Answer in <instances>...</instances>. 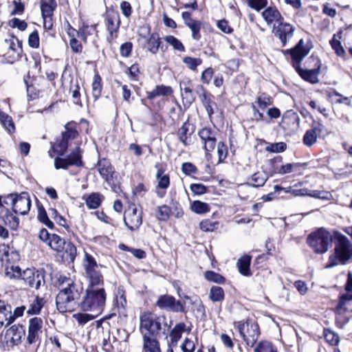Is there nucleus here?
<instances>
[{
  "label": "nucleus",
  "instance_id": "1",
  "mask_svg": "<svg viewBox=\"0 0 352 352\" xmlns=\"http://www.w3.org/2000/svg\"><path fill=\"white\" fill-rule=\"evenodd\" d=\"M59 292L56 298V304L60 312H71L79 305L82 287L74 280L65 276L58 278Z\"/></svg>",
  "mask_w": 352,
  "mask_h": 352
},
{
  "label": "nucleus",
  "instance_id": "2",
  "mask_svg": "<svg viewBox=\"0 0 352 352\" xmlns=\"http://www.w3.org/2000/svg\"><path fill=\"white\" fill-rule=\"evenodd\" d=\"M310 50L311 47L307 44L305 45L303 39H300L294 48L286 50L285 54H290L294 67L303 79L311 83H316L318 82V74L319 69L304 70L300 67V63L308 55Z\"/></svg>",
  "mask_w": 352,
  "mask_h": 352
},
{
  "label": "nucleus",
  "instance_id": "3",
  "mask_svg": "<svg viewBox=\"0 0 352 352\" xmlns=\"http://www.w3.org/2000/svg\"><path fill=\"white\" fill-rule=\"evenodd\" d=\"M336 245L334 253L329 256L326 267L330 268L340 264H345L351 258L352 245L349 239L338 232H334Z\"/></svg>",
  "mask_w": 352,
  "mask_h": 352
},
{
  "label": "nucleus",
  "instance_id": "4",
  "mask_svg": "<svg viewBox=\"0 0 352 352\" xmlns=\"http://www.w3.org/2000/svg\"><path fill=\"white\" fill-rule=\"evenodd\" d=\"M106 293L104 287H87L80 303L81 309L100 315L105 307Z\"/></svg>",
  "mask_w": 352,
  "mask_h": 352
},
{
  "label": "nucleus",
  "instance_id": "5",
  "mask_svg": "<svg viewBox=\"0 0 352 352\" xmlns=\"http://www.w3.org/2000/svg\"><path fill=\"white\" fill-rule=\"evenodd\" d=\"M140 331L142 336L144 335L155 337L162 329H165L166 318L157 316L151 312H143L140 317Z\"/></svg>",
  "mask_w": 352,
  "mask_h": 352
},
{
  "label": "nucleus",
  "instance_id": "6",
  "mask_svg": "<svg viewBox=\"0 0 352 352\" xmlns=\"http://www.w3.org/2000/svg\"><path fill=\"white\" fill-rule=\"evenodd\" d=\"M12 272L6 271V276L9 278H21L24 283L30 287L38 289L41 285H45L44 274L42 272L35 269L28 268L21 272V269L18 266L12 265Z\"/></svg>",
  "mask_w": 352,
  "mask_h": 352
},
{
  "label": "nucleus",
  "instance_id": "7",
  "mask_svg": "<svg viewBox=\"0 0 352 352\" xmlns=\"http://www.w3.org/2000/svg\"><path fill=\"white\" fill-rule=\"evenodd\" d=\"M85 276L88 281L87 287H103L104 280L100 272L101 265H98L95 258L88 253H85L83 261Z\"/></svg>",
  "mask_w": 352,
  "mask_h": 352
},
{
  "label": "nucleus",
  "instance_id": "8",
  "mask_svg": "<svg viewBox=\"0 0 352 352\" xmlns=\"http://www.w3.org/2000/svg\"><path fill=\"white\" fill-rule=\"evenodd\" d=\"M332 241V237L329 231L323 228L311 232L307 237V243L317 254L325 253Z\"/></svg>",
  "mask_w": 352,
  "mask_h": 352
},
{
  "label": "nucleus",
  "instance_id": "9",
  "mask_svg": "<svg viewBox=\"0 0 352 352\" xmlns=\"http://www.w3.org/2000/svg\"><path fill=\"white\" fill-rule=\"evenodd\" d=\"M98 171L102 178L111 186V189L116 192L119 188L118 184V174L111 162L103 158L97 162Z\"/></svg>",
  "mask_w": 352,
  "mask_h": 352
},
{
  "label": "nucleus",
  "instance_id": "10",
  "mask_svg": "<svg viewBox=\"0 0 352 352\" xmlns=\"http://www.w3.org/2000/svg\"><path fill=\"white\" fill-rule=\"evenodd\" d=\"M237 329L246 344L252 347L260 334L257 323L248 321L245 323L239 324Z\"/></svg>",
  "mask_w": 352,
  "mask_h": 352
},
{
  "label": "nucleus",
  "instance_id": "11",
  "mask_svg": "<svg viewBox=\"0 0 352 352\" xmlns=\"http://www.w3.org/2000/svg\"><path fill=\"white\" fill-rule=\"evenodd\" d=\"M8 199H11L12 210L15 214L25 215L31 207V200L27 192H22L20 195L10 194Z\"/></svg>",
  "mask_w": 352,
  "mask_h": 352
},
{
  "label": "nucleus",
  "instance_id": "12",
  "mask_svg": "<svg viewBox=\"0 0 352 352\" xmlns=\"http://www.w3.org/2000/svg\"><path fill=\"white\" fill-rule=\"evenodd\" d=\"M345 293L340 294L339 302L336 306L338 311H352L351 304L352 302V273L349 272L347 280L344 285Z\"/></svg>",
  "mask_w": 352,
  "mask_h": 352
},
{
  "label": "nucleus",
  "instance_id": "13",
  "mask_svg": "<svg viewBox=\"0 0 352 352\" xmlns=\"http://www.w3.org/2000/svg\"><path fill=\"white\" fill-rule=\"evenodd\" d=\"M124 221L126 226L131 230L139 228L142 223V212L138 211L135 204H131L124 213Z\"/></svg>",
  "mask_w": 352,
  "mask_h": 352
},
{
  "label": "nucleus",
  "instance_id": "14",
  "mask_svg": "<svg viewBox=\"0 0 352 352\" xmlns=\"http://www.w3.org/2000/svg\"><path fill=\"white\" fill-rule=\"evenodd\" d=\"M38 237L43 242L45 243L51 249L56 252H60L64 249V245H65L66 241L58 234H50L45 228L40 230Z\"/></svg>",
  "mask_w": 352,
  "mask_h": 352
},
{
  "label": "nucleus",
  "instance_id": "15",
  "mask_svg": "<svg viewBox=\"0 0 352 352\" xmlns=\"http://www.w3.org/2000/svg\"><path fill=\"white\" fill-rule=\"evenodd\" d=\"M43 321L41 318L34 317L29 320L28 334L27 340L29 344H33L40 341L42 334Z\"/></svg>",
  "mask_w": 352,
  "mask_h": 352
},
{
  "label": "nucleus",
  "instance_id": "16",
  "mask_svg": "<svg viewBox=\"0 0 352 352\" xmlns=\"http://www.w3.org/2000/svg\"><path fill=\"white\" fill-rule=\"evenodd\" d=\"M156 305L161 309H166L175 312H183L184 307L180 301L170 295H161L159 296Z\"/></svg>",
  "mask_w": 352,
  "mask_h": 352
},
{
  "label": "nucleus",
  "instance_id": "17",
  "mask_svg": "<svg viewBox=\"0 0 352 352\" xmlns=\"http://www.w3.org/2000/svg\"><path fill=\"white\" fill-rule=\"evenodd\" d=\"M0 260L3 265L5 266V274L6 271L12 272L11 267L14 263L19 260V254L14 250H11L9 246L3 245L0 246Z\"/></svg>",
  "mask_w": 352,
  "mask_h": 352
},
{
  "label": "nucleus",
  "instance_id": "18",
  "mask_svg": "<svg viewBox=\"0 0 352 352\" xmlns=\"http://www.w3.org/2000/svg\"><path fill=\"white\" fill-rule=\"evenodd\" d=\"M273 32L279 38L282 45L285 46L292 38L294 32V28L289 23L280 22L276 27H274Z\"/></svg>",
  "mask_w": 352,
  "mask_h": 352
},
{
  "label": "nucleus",
  "instance_id": "19",
  "mask_svg": "<svg viewBox=\"0 0 352 352\" xmlns=\"http://www.w3.org/2000/svg\"><path fill=\"white\" fill-rule=\"evenodd\" d=\"M199 136L207 153L214 150L217 142L216 132L214 131L210 128L204 127L199 131Z\"/></svg>",
  "mask_w": 352,
  "mask_h": 352
},
{
  "label": "nucleus",
  "instance_id": "20",
  "mask_svg": "<svg viewBox=\"0 0 352 352\" xmlns=\"http://www.w3.org/2000/svg\"><path fill=\"white\" fill-rule=\"evenodd\" d=\"M199 88L201 91L199 92L197 91V94H199L201 103L204 106L209 118H211L212 115L217 109V105L213 100L214 97L210 94H208L203 86H200Z\"/></svg>",
  "mask_w": 352,
  "mask_h": 352
},
{
  "label": "nucleus",
  "instance_id": "21",
  "mask_svg": "<svg viewBox=\"0 0 352 352\" xmlns=\"http://www.w3.org/2000/svg\"><path fill=\"white\" fill-rule=\"evenodd\" d=\"M182 16L185 25L188 26L192 32V38L195 41H199L201 38V21L192 19L190 13L188 12H184Z\"/></svg>",
  "mask_w": 352,
  "mask_h": 352
},
{
  "label": "nucleus",
  "instance_id": "22",
  "mask_svg": "<svg viewBox=\"0 0 352 352\" xmlns=\"http://www.w3.org/2000/svg\"><path fill=\"white\" fill-rule=\"evenodd\" d=\"M262 16L268 25L274 24V23H280L283 20L279 11L275 8H267L262 12Z\"/></svg>",
  "mask_w": 352,
  "mask_h": 352
},
{
  "label": "nucleus",
  "instance_id": "23",
  "mask_svg": "<svg viewBox=\"0 0 352 352\" xmlns=\"http://www.w3.org/2000/svg\"><path fill=\"white\" fill-rule=\"evenodd\" d=\"M12 323L11 306L4 301L0 300V328Z\"/></svg>",
  "mask_w": 352,
  "mask_h": 352
},
{
  "label": "nucleus",
  "instance_id": "24",
  "mask_svg": "<svg viewBox=\"0 0 352 352\" xmlns=\"http://www.w3.org/2000/svg\"><path fill=\"white\" fill-rule=\"evenodd\" d=\"M24 333L25 331L23 326L14 324L7 330L6 336L10 339V342L16 344L21 340Z\"/></svg>",
  "mask_w": 352,
  "mask_h": 352
},
{
  "label": "nucleus",
  "instance_id": "25",
  "mask_svg": "<svg viewBox=\"0 0 352 352\" xmlns=\"http://www.w3.org/2000/svg\"><path fill=\"white\" fill-rule=\"evenodd\" d=\"M142 352H161L157 340L153 336H142Z\"/></svg>",
  "mask_w": 352,
  "mask_h": 352
},
{
  "label": "nucleus",
  "instance_id": "26",
  "mask_svg": "<svg viewBox=\"0 0 352 352\" xmlns=\"http://www.w3.org/2000/svg\"><path fill=\"white\" fill-rule=\"evenodd\" d=\"M179 86L183 100H186L189 104H192L195 100V96L192 93V86L190 81H182Z\"/></svg>",
  "mask_w": 352,
  "mask_h": 352
},
{
  "label": "nucleus",
  "instance_id": "27",
  "mask_svg": "<svg viewBox=\"0 0 352 352\" xmlns=\"http://www.w3.org/2000/svg\"><path fill=\"white\" fill-rule=\"evenodd\" d=\"M251 259L252 257L250 255L245 254L238 260L236 266L241 274L245 276H250L252 275L250 269Z\"/></svg>",
  "mask_w": 352,
  "mask_h": 352
},
{
  "label": "nucleus",
  "instance_id": "28",
  "mask_svg": "<svg viewBox=\"0 0 352 352\" xmlns=\"http://www.w3.org/2000/svg\"><path fill=\"white\" fill-rule=\"evenodd\" d=\"M190 329L187 328L184 322H179L177 324L170 333V342L173 344H176L178 340L182 338L184 332L190 331Z\"/></svg>",
  "mask_w": 352,
  "mask_h": 352
},
{
  "label": "nucleus",
  "instance_id": "29",
  "mask_svg": "<svg viewBox=\"0 0 352 352\" xmlns=\"http://www.w3.org/2000/svg\"><path fill=\"white\" fill-rule=\"evenodd\" d=\"M1 212V218L4 223L9 226L12 229H16L19 223V219L11 213L8 209L2 208Z\"/></svg>",
  "mask_w": 352,
  "mask_h": 352
},
{
  "label": "nucleus",
  "instance_id": "30",
  "mask_svg": "<svg viewBox=\"0 0 352 352\" xmlns=\"http://www.w3.org/2000/svg\"><path fill=\"white\" fill-rule=\"evenodd\" d=\"M41 12L42 16L44 19L45 26H46V23H49L48 28H50L52 26V16L53 15V12L56 8V3L47 4V3H41Z\"/></svg>",
  "mask_w": 352,
  "mask_h": 352
},
{
  "label": "nucleus",
  "instance_id": "31",
  "mask_svg": "<svg viewBox=\"0 0 352 352\" xmlns=\"http://www.w3.org/2000/svg\"><path fill=\"white\" fill-rule=\"evenodd\" d=\"M146 47L152 54H156L161 44L160 38L157 33H152L146 41Z\"/></svg>",
  "mask_w": 352,
  "mask_h": 352
},
{
  "label": "nucleus",
  "instance_id": "32",
  "mask_svg": "<svg viewBox=\"0 0 352 352\" xmlns=\"http://www.w3.org/2000/svg\"><path fill=\"white\" fill-rule=\"evenodd\" d=\"M173 93V90L170 87L164 85H157L151 91L147 92V98L150 100L160 96H168Z\"/></svg>",
  "mask_w": 352,
  "mask_h": 352
},
{
  "label": "nucleus",
  "instance_id": "33",
  "mask_svg": "<svg viewBox=\"0 0 352 352\" xmlns=\"http://www.w3.org/2000/svg\"><path fill=\"white\" fill-rule=\"evenodd\" d=\"M63 258L68 262H73L77 255L76 246L70 241L65 242L64 245Z\"/></svg>",
  "mask_w": 352,
  "mask_h": 352
},
{
  "label": "nucleus",
  "instance_id": "34",
  "mask_svg": "<svg viewBox=\"0 0 352 352\" xmlns=\"http://www.w3.org/2000/svg\"><path fill=\"white\" fill-rule=\"evenodd\" d=\"M268 175L263 171L256 172L254 173L250 182V185L253 187H261L263 186L268 179Z\"/></svg>",
  "mask_w": 352,
  "mask_h": 352
},
{
  "label": "nucleus",
  "instance_id": "35",
  "mask_svg": "<svg viewBox=\"0 0 352 352\" xmlns=\"http://www.w3.org/2000/svg\"><path fill=\"white\" fill-rule=\"evenodd\" d=\"M97 31L95 25H83L82 28L76 32V34L80 37L85 43L89 36L96 35Z\"/></svg>",
  "mask_w": 352,
  "mask_h": 352
},
{
  "label": "nucleus",
  "instance_id": "36",
  "mask_svg": "<svg viewBox=\"0 0 352 352\" xmlns=\"http://www.w3.org/2000/svg\"><path fill=\"white\" fill-rule=\"evenodd\" d=\"M208 297L213 302H222L225 297L224 291L219 286H212L210 289Z\"/></svg>",
  "mask_w": 352,
  "mask_h": 352
},
{
  "label": "nucleus",
  "instance_id": "37",
  "mask_svg": "<svg viewBox=\"0 0 352 352\" xmlns=\"http://www.w3.org/2000/svg\"><path fill=\"white\" fill-rule=\"evenodd\" d=\"M102 198V195H101L100 193H91L87 197L85 200L86 205L90 209H96L100 206Z\"/></svg>",
  "mask_w": 352,
  "mask_h": 352
},
{
  "label": "nucleus",
  "instance_id": "38",
  "mask_svg": "<svg viewBox=\"0 0 352 352\" xmlns=\"http://www.w3.org/2000/svg\"><path fill=\"white\" fill-rule=\"evenodd\" d=\"M190 209L197 214H202L208 212L210 208L208 204L197 200L191 203Z\"/></svg>",
  "mask_w": 352,
  "mask_h": 352
},
{
  "label": "nucleus",
  "instance_id": "39",
  "mask_svg": "<svg viewBox=\"0 0 352 352\" xmlns=\"http://www.w3.org/2000/svg\"><path fill=\"white\" fill-rule=\"evenodd\" d=\"M44 302L43 298L37 296L32 302L30 303L27 313L29 315L38 314L44 305Z\"/></svg>",
  "mask_w": 352,
  "mask_h": 352
},
{
  "label": "nucleus",
  "instance_id": "40",
  "mask_svg": "<svg viewBox=\"0 0 352 352\" xmlns=\"http://www.w3.org/2000/svg\"><path fill=\"white\" fill-rule=\"evenodd\" d=\"M190 126V124L188 122H186L179 129L178 133L179 140L184 146L189 144L188 138L191 135V133L189 132Z\"/></svg>",
  "mask_w": 352,
  "mask_h": 352
},
{
  "label": "nucleus",
  "instance_id": "41",
  "mask_svg": "<svg viewBox=\"0 0 352 352\" xmlns=\"http://www.w3.org/2000/svg\"><path fill=\"white\" fill-rule=\"evenodd\" d=\"M0 122L8 132L12 133L15 131V126L12 119L8 114L0 112Z\"/></svg>",
  "mask_w": 352,
  "mask_h": 352
},
{
  "label": "nucleus",
  "instance_id": "42",
  "mask_svg": "<svg viewBox=\"0 0 352 352\" xmlns=\"http://www.w3.org/2000/svg\"><path fill=\"white\" fill-rule=\"evenodd\" d=\"M75 32L76 30L74 29H72V30L68 32V34L70 37L69 46L73 52L81 53L82 51V45L80 42L76 38Z\"/></svg>",
  "mask_w": 352,
  "mask_h": 352
},
{
  "label": "nucleus",
  "instance_id": "43",
  "mask_svg": "<svg viewBox=\"0 0 352 352\" xmlns=\"http://www.w3.org/2000/svg\"><path fill=\"white\" fill-rule=\"evenodd\" d=\"M274 189L275 192L283 190L285 192L292 194L296 197V196H304V195H306V194H307V190H306V189H296L292 186L285 188L280 186L276 185V186H274Z\"/></svg>",
  "mask_w": 352,
  "mask_h": 352
},
{
  "label": "nucleus",
  "instance_id": "44",
  "mask_svg": "<svg viewBox=\"0 0 352 352\" xmlns=\"http://www.w3.org/2000/svg\"><path fill=\"white\" fill-rule=\"evenodd\" d=\"M254 352H277L276 348L269 341H261L254 349Z\"/></svg>",
  "mask_w": 352,
  "mask_h": 352
},
{
  "label": "nucleus",
  "instance_id": "45",
  "mask_svg": "<svg viewBox=\"0 0 352 352\" xmlns=\"http://www.w3.org/2000/svg\"><path fill=\"white\" fill-rule=\"evenodd\" d=\"M218 221H212L210 219H204L199 223V228L204 232H213L217 229Z\"/></svg>",
  "mask_w": 352,
  "mask_h": 352
},
{
  "label": "nucleus",
  "instance_id": "46",
  "mask_svg": "<svg viewBox=\"0 0 352 352\" xmlns=\"http://www.w3.org/2000/svg\"><path fill=\"white\" fill-rule=\"evenodd\" d=\"M81 152L79 146H76V149L67 157L69 160L70 164L77 166H81L82 162L81 160Z\"/></svg>",
  "mask_w": 352,
  "mask_h": 352
},
{
  "label": "nucleus",
  "instance_id": "47",
  "mask_svg": "<svg viewBox=\"0 0 352 352\" xmlns=\"http://www.w3.org/2000/svg\"><path fill=\"white\" fill-rule=\"evenodd\" d=\"M38 219L49 228H53L54 223L49 219L47 214L43 206L39 207L38 209Z\"/></svg>",
  "mask_w": 352,
  "mask_h": 352
},
{
  "label": "nucleus",
  "instance_id": "48",
  "mask_svg": "<svg viewBox=\"0 0 352 352\" xmlns=\"http://www.w3.org/2000/svg\"><path fill=\"white\" fill-rule=\"evenodd\" d=\"M164 40L167 42V43L171 45L174 50L182 52L185 51L184 45L175 36L172 35L166 36L164 38Z\"/></svg>",
  "mask_w": 352,
  "mask_h": 352
},
{
  "label": "nucleus",
  "instance_id": "49",
  "mask_svg": "<svg viewBox=\"0 0 352 352\" xmlns=\"http://www.w3.org/2000/svg\"><path fill=\"white\" fill-rule=\"evenodd\" d=\"M204 277L208 281L214 282L218 284H222L226 280L223 276L213 271H206L204 274Z\"/></svg>",
  "mask_w": 352,
  "mask_h": 352
},
{
  "label": "nucleus",
  "instance_id": "50",
  "mask_svg": "<svg viewBox=\"0 0 352 352\" xmlns=\"http://www.w3.org/2000/svg\"><path fill=\"white\" fill-rule=\"evenodd\" d=\"M107 28L111 34L116 32L119 27V21L115 16L108 15L106 19Z\"/></svg>",
  "mask_w": 352,
  "mask_h": 352
},
{
  "label": "nucleus",
  "instance_id": "51",
  "mask_svg": "<svg viewBox=\"0 0 352 352\" xmlns=\"http://www.w3.org/2000/svg\"><path fill=\"white\" fill-rule=\"evenodd\" d=\"M157 179L158 180V187L162 189H166L169 187L170 179L167 175H164L162 170H158L157 175Z\"/></svg>",
  "mask_w": 352,
  "mask_h": 352
},
{
  "label": "nucleus",
  "instance_id": "52",
  "mask_svg": "<svg viewBox=\"0 0 352 352\" xmlns=\"http://www.w3.org/2000/svg\"><path fill=\"white\" fill-rule=\"evenodd\" d=\"M324 337L325 340L332 346L337 345L340 341L338 335L330 329L324 330Z\"/></svg>",
  "mask_w": 352,
  "mask_h": 352
},
{
  "label": "nucleus",
  "instance_id": "53",
  "mask_svg": "<svg viewBox=\"0 0 352 352\" xmlns=\"http://www.w3.org/2000/svg\"><path fill=\"white\" fill-rule=\"evenodd\" d=\"M69 92L72 94V98H74V102L76 104H80V87L78 83L76 82H71Z\"/></svg>",
  "mask_w": 352,
  "mask_h": 352
},
{
  "label": "nucleus",
  "instance_id": "54",
  "mask_svg": "<svg viewBox=\"0 0 352 352\" xmlns=\"http://www.w3.org/2000/svg\"><path fill=\"white\" fill-rule=\"evenodd\" d=\"M183 63L191 70L195 71L197 66L200 65L202 63L201 59L199 58H192L187 56L184 58Z\"/></svg>",
  "mask_w": 352,
  "mask_h": 352
},
{
  "label": "nucleus",
  "instance_id": "55",
  "mask_svg": "<svg viewBox=\"0 0 352 352\" xmlns=\"http://www.w3.org/2000/svg\"><path fill=\"white\" fill-rule=\"evenodd\" d=\"M306 195L324 200H330L332 197V195L329 192L324 190H309V192L307 191Z\"/></svg>",
  "mask_w": 352,
  "mask_h": 352
},
{
  "label": "nucleus",
  "instance_id": "56",
  "mask_svg": "<svg viewBox=\"0 0 352 352\" xmlns=\"http://www.w3.org/2000/svg\"><path fill=\"white\" fill-rule=\"evenodd\" d=\"M102 86L100 84V78L95 76L92 82V94L95 100L98 99L101 94Z\"/></svg>",
  "mask_w": 352,
  "mask_h": 352
},
{
  "label": "nucleus",
  "instance_id": "57",
  "mask_svg": "<svg viewBox=\"0 0 352 352\" xmlns=\"http://www.w3.org/2000/svg\"><path fill=\"white\" fill-rule=\"evenodd\" d=\"M98 316V314L91 312V314H78L74 316L80 324H84Z\"/></svg>",
  "mask_w": 352,
  "mask_h": 352
},
{
  "label": "nucleus",
  "instance_id": "58",
  "mask_svg": "<svg viewBox=\"0 0 352 352\" xmlns=\"http://www.w3.org/2000/svg\"><path fill=\"white\" fill-rule=\"evenodd\" d=\"M317 135L311 129L306 131L303 137V142L307 146H312L317 140Z\"/></svg>",
  "mask_w": 352,
  "mask_h": 352
},
{
  "label": "nucleus",
  "instance_id": "59",
  "mask_svg": "<svg viewBox=\"0 0 352 352\" xmlns=\"http://www.w3.org/2000/svg\"><path fill=\"white\" fill-rule=\"evenodd\" d=\"M180 347L182 352H195V341L190 338H186L182 344H181Z\"/></svg>",
  "mask_w": 352,
  "mask_h": 352
},
{
  "label": "nucleus",
  "instance_id": "60",
  "mask_svg": "<svg viewBox=\"0 0 352 352\" xmlns=\"http://www.w3.org/2000/svg\"><path fill=\"white\" fill-rule=\"evenodd\" d=\"M170 209L168 206L163 205L158 207L157 217L160 221H166L169 218Z\"/></svg>",
  "mask_w": 352,
  "mask_h": 352
},
{
  "label": "nucleus",
  "instance_id": "61",
  "mask_svg": "<svg viewBox=\"0 0 352 352\" xmlns=\"http://www.w3.org/2000/svg\"><path fill=\"white\" fill-rule=\"evenodd\" d=\"M330 44L338 56H342L345 54V50L341 45L340 41L336 38L335 35L330 41Z\"/></svg>",
  "mask_w": 352,
  "mask_h": 352
},
{
  "label": "nucleus",
  "instance_id": "62",
  "mask_svg": "<svg viewBox=\"0 0 352 352\" xmlns=\"http://www.w3.org/2000/svg\"><path fill=\"white\" fill-rule=\"evenodd\" d=\"M286 144L284 142L272 143L266 146V151L270 153H280L286 149Z\"/></svg>",
  "mask_w": 352,
  "mask_h": 352
},
{
  "label": "nucleus",
  "instance_id": "63",
  "mask_svg": "<svg viewBox=\"0 0 352 352\" xmlns=\"http://www.w3.org/2000/svg\"><path fill=\"white\" fill-rule=\"evenodd\" d=\"M296 166H297V164H286L285 165H282L277 170L272 171L270 173V175H272L275 173L280 175L290 173L293 171V168Z\"/></svg>",
  "mask_w": 352,
  "mask_h": 352
},
{
  "label": "nucleus",
  "instance_id": "64",
  "mask_svg": "<svg viewBox=\"0 0 352 352\" xmlns=\"http://www.w3.org/2000/svg\"><path fill=\"white\" fill-rule=\"evenodd\" d=\"M247 2L250 8L256 11H259L265 8L267 3V0H247Z\"/></svg>",
  "mask_w": 352,
  "mask_h": 352
}]
</instances>
